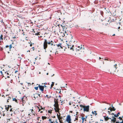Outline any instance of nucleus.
Instances as JSON below:
<instances>
[{
	"label": "nucleus",
	"mask_w": 123,
	"mask_h": 123,
	"mask_svg": "<svg viewBox=\"0 0 123 123\" xmlns=\"http://www.w3.org/2000/svg\"><path fill=\"white\" fill-rule=\"evenodd\" d=\"M13 101H15L17 103H18L17 100V99H16L15 98H13Z\"/></svg>",
	"instance_id": "nucleus-21"
},
{
	"label": "nucleus",
	"mask_w": 123,
	"mask_h": 123,
	"mask_svg": "<svg viewBox=\"0 0 123 123\" xmlns=\"http://www.w3.org/2000/svg\"><path fill=\"white\" fill-rule=\"evenodd\" d=\"M74 121L75 122H76V120L75 119H74Z\"/></svg>",
	"instance_id": "nucleus-55"
},
{
	"label": "nucleus",
	"mask_w": 123,
	"mask_h": 123,
	"mask_svg": "<svg viewBox=\"0 0 123 123\" xmlns=\"http://www.w3.org/2000/svg\"><path fill=\"white\" fill-rule=\"evenodd\" d=\"M7 78H9V76H7Z\"/></svg>",
	"instance_id": "nucleus-60"
},
{
	"label": "nucleus",
	"mask_w": 123,
	"mask_h": 123,
	"mask_svg": "<svg viewBox=\"0 0 123 123\" xmlns=\"http://www.w3.org/2000/svg\"><path fill=\"white\" fill-rule=\"evenodd\" d=\"M120 28V27H118V29H119Z\"/></svg>",
	"instance_id": "nucleus-63"
},
{
	"label": "nucleus",
	"mask_w": 123,
	"mask_h": 123,
	"mask_svg": "<svg viewBox=\"0 0 123 123\" xmlns=\"http://www.w3.org/2000/svg\"><path fill=\"white\" fill-rule=\"evenodd\" d=\"M50 123H55V122H50Z\"/></svg>",
	"instance_id": "nucleus-43"
},
{
	"label": "nucleus",
	"mask_w": 123,
	"mask_h": 123,
	"mask_svg": "<svg viewBox=\"0 0 123 123\" xmlns=\"http://www.w3.org/2000/svg\"><path fill=\"white\" fill-rule=\"evenodd\" d=\"M110 115H114V113H111V114Z\"/></svg>",
	"instance_id": "nucleus-36"
},
{
	"label": "nucleus",
	"mask_w": 123,
	"mask_h": 123,
	"mask_svg": "<svg viewBox=\"0 0 123 123\" xmlns=\"http://www.w3.org/2000/svg\"><path fill=\"white\" fill-rule=\"evenodd\" d=\"M51 119H49V122H50H50H52V121H51Z\"/></svg>",
	"instance_id": "nucleus-33"
},
{
	"label": "nucleus",
	"mask_w": 123,
	"mask_h": 123,
	"mask_svg": "<svg viewBox=\"0 0 123 123\" xmlns=\"http://www.w3.org/2000/svg\"><path fill=\"white\" fill-rule=\"evenodd\" d=\"M114 67L116 69L117 68V64H115L114 66Z\"/></svg>",
	"instance_id": "nucleus-27"
},
{
	"label": "nucleus",
	"mask_w": 123,
	"mask_h": 123,
	"mask_svg": "<svg viewBox=\"0 0 123 123\" xmlns=\"http://www.w3.org/2000/svg\"><path fill=\"white\" fill-rule=\"evenodd\" d=\"M12 114H11L10 115H9V116H10L11 117H12Z\"/></svg>",
	"instance_id": "nucleus-42"
},
{
	"label": "nucleus",
	"mask_w": 123,
	"mask_h": 123,
	"mask_svg": "<svg viewBox=\"0 0 123 123\" xmlns=\"http://www.w3.org/2000/svg\"><path fill=\"white\" fill-rule=\"evenodd\" d=\"M36 106L37 107V108L38 109L39 108V107L38 106H37V105H36Z\"/></svg>",
	"instance_id": "nucleus-46"
},
{
	"label": "nucleus",
	"mask_w": 123,
	"mask_h": 123,
	"mask_svg": "<svg viewBox=\"0 0 123 123\" xmlns=\"http://www.w3.org/2000/svg\"><path fill=\"white\" fill-rule=\"evenodd\" d=\"M119 123H123V120H122L121 122H119Z\"/></svg>",
	"instance_id": "nucleus-38"
},
{
	"label": "nucleus",
	"mask_w": 123,
	"mask_h": 123,
	"mask_svg": "<svg viewBox=\"0 0 123 123\" xmlns=\"http://www.w3.org/2000/svg\"><path fill=\"white\" fill-rule=\"evenodd\" d=\"M26 97L25 96H24L22 98L21 100L23 102V104H22V105H24V104L25 103V100L24 99H26Z\"/></svg>",
	"instance_id": "nucleus-9"
},
{
	"label": "nucleus",
	"mask_w": 123,
	"mask_h": 123,
	"mask_svg": "<svg viewBox=\"0 0 123 123\" xmlns=\"http://www.w3.org/2000/svg\"><path fill=\"white\" fill-rule=\"evenodd\" d=\"M108 112L109 113V115H110L111 114V113H110V112L109 111H108Z\"/></svg>",
	"instance_id": "nucleus-41"
},
{
	"label": "nucleus",
	"mask_w": 123,
	"mask_h": 123,
	"mask_svg": "<svg viewBox=\"0 0 123 123\" xmlns=\"http://www.w3.org/2000/svg\"><path fill=\"white\" fill-rule=\"evenodd\" d=\"M9 105H8V107H6L5 108V109H6V110L7 111H8V110L9 109Z\"/></svg>",
	"instance_id": "nucleus-20"
},
{
	"label": "nucleus",
	"mask_w": 123,
	"mask_h": 123,
	"mask_svg": "<svg viewBox=\"0 0 123 123\" xmlns=\"http://www.w3.org/2000/svg\"><path fill=\"white\" fill-rule=\"evenodd\" d=\"M0 73H1V74H2V71H0Z\"/></svg>",
	"instance_id": "nucleus-47"
},
{
	"label": "nucleus",
	"mask_w": 123,
	"mask_h": 123,
	"mask_svg": "<svg viewBox=\"0 0 123 123\" xmlns=\"http://www.w3.org/2000/svg\"><path fill=\"white\" fill-rule=\"evenodd\" d=\"M12 47V45L11 44H10L9 46V48L10 49H10Z\"/></svg>",
	"instance_id": "nucleus-29"
},
{
	"label": "nucleus",
	"mask_w": 123,
	"mask_h": 123,
	"mask_svg": "<svg viewBox=\"0 0 123 123\" xmlns=\"http://www.w3.org/2000/svg\"><path fill=\"white\" fill-rule=\"evenodd\" d=\"M9 47V46L8 45H6V48H7V47Z\"/></svg>",
	"instance_id": "nucleus-35"
},
{
	"label": "nucleus",
	"mask_w": 123,
	"mask_h": 123,
	"mask_svg": "<svg viewBox=\"0 0 123 123\" xmlns=\"http://www.w3.org/2000/svg\"><path fill=\"white\" fill-rule=\"evenodd\" d=\"M79 48V49H80V47L79 46H78V49H77V50H78V48Z\"/></svg>",
	"instance_id": "nucleus-45"
},
{
	"label": "nucleus",
	"mask_w": 123,
	"mask_h": 123,
	"mask_svg": "<svg viewBox=\"0 0 123 123\" xmlns=\"http://www.w3.org/2000/svg\"><path fill=\"white\" fill-rule=\"evenodd\" d=\"M83 111H84L88 112L89 111V105L87 106H84V107Z\"/></svg>",
	"instance_id": "nucleus-5"
},
{
	"label": "nucleus",
	"mask_w": 123,
	"mask_h": 123,
	"mask_svg": "<svg viewBox=\"0 0 123 123\" xmlns=\"http://www.w3.org/2000/svg\"><path fill=\"white\" fill-rule=\"evenodd\" d=\"M119 121H116V123H119Z\"/></svg>",
	"instance_id": "nucleus-37"
},
{
	"label": "nucleus",
	"mask_w": 123,
	"mask_h": 123,
	"mask_svg": "<svg viewBox=\"0 0 123 123\" xmlns=\"http://www.w3.org/2000/svg\"><path fill=\"white\" fill-rule=\"evenodd\" d=\"M31 112H32V111H33V109H32L31 110Z\"/></svg>",
	"instance_id": "nucleus-54"
},
{
	"label": "nucleus",
	"mask_w": 123,
	"mask_h": 123,
	"mask_svg": "<svg viewBox=\"0 0 123 123\" xmlns=\"http://www.w3.org/2000/svg\"><path fill=\"white\" fill-rule=\"evenodd\" d=\"M40 110H41L39 108V110H38V111L39 112V111H40Z\"/></svg>",
	"instance_id": "nucleus-50"
},
{
	"label": "nucleus",
	"mask_w": 123,
	"mask_h": 123,
	"mask_svg": "<svg viewBox=\"0 0 123 123\" xmlns=\"http://www.w3.org/2000/svg\"><path fill=\"white\" fill-rule=\"evenodd\" d=\"M26 83H27V84L28 86H29L31 85V84L30 83H28V82H26Z\"/></svg>",
	"instance_id": "nucleus-26"
},
{
	"label": "nucleus",
	"mask_w": 123,
	"mask_h": 123,
	"mask_svg": "<svg viewBox=\"0 0 123 123\" xmlns=\"http://www.w3.org/2000/svg\"><path fill=\"white\" fill-rule=\"evenodd\" d=\"M111 122H113V123H115L116 120V118H115L114 116H112L111 117Z\"/></svg>",
	"instance_id": "nucleus-8"
},
{
	"label": "nucleus",
	"mask_w": 123,
	"mask_h": 123,
	"mask_svg": "<svg viewBox=\"0 0 123 123\" xmlns=\"http://www.w3.org/2000/svg\"><path fill=\"white\" fill-rule=\"evenodd\" d=\"M81 119L82 120V123H83L84 121V120L85 119V118L83 117H82L81 118Z\"/></svg>",
	"instance_id": "nucleus-23"
},
{
	"label": "nucleus",
	"mask_w": 123,
	"mask_h": 123,
	"mask_svg": "<svg viewBox=\"0 0 123 123\" xmlns=\"http://www.w3.org/2000/svg\"><path fill=\"white\" fill-rule=\"evenodd\" d=\"M68 47L69 49H72L73 51H74L73 48L74 46V45L72 44H71L70 43L68 44H67Z\"/></svg>",
	"instance_id": "nucleus-6"
},
{
	"label": "nucleus",
	"mask_w": 123,
	"mask_h": 123,
	"mask_svg": "<svg viewBox=\"0 0 123 123\" xmlns=\"http://www.w3.org/2000/svg\"><path fill=\"white\" fill-rule=\"evenodd\" d=\"M48 98H50L51 97V96H49L48 97H47Z\"/></svg>",
	"instance_id": "nucleus-40"
},
{
	"label": "nucleus",
	"mask_w": 123,
	"mask_h": 123,
	"mask_svg": "<svg viewBox=\"0 0 123 123\" xmlns=\"http://www.w3.org/2000/svg\"><path fill=\"white\" fill-rule=\"evenodd\" d=\"M80 107H83V108H84V106H83L82 105H80Z\"/></svg>",
	"instance_id": "nucleus-32"
},
{
	"label": "nucleus",
	"mask_w": 123,
	"mask_h": 123,
	"mask_svg": "<svg viewBox=\"0 0 123 123\" xmlns=\"http://www.w3.org/2000/svg\"><path fill=\"white\" fill-rule=\"evenodd\" d=\"M62 44L61 43H60L58 44H57V47L59 49H62L63 47H64L62 46Z\"/></svg>",
	"instance_id": "nucleus-7"
},
{
	"label": "nucleus",
	"mask_w": 123,
	"mask_h": 123,
	"mask_svg": "<svg viewBox=\"0 0 123 123\" xmlns=\"http://www.w3.org/2000/svg\"><path fill=\"white\" fill-rule=\"evenodd\" d=\"M115 34H113L112 36H115Z\"/></svg>",
	"instance_id": "nucleus-59"
},
{
	"label": "nucleus",
	"mask_w": 123,
	"mask_h": 123,
	"mask_svg": "<svg viewBox=\"0 0 123 123\" xmlns=\"http://www.w3.org/2000/svg\"><path fill=\"white\" fill-rule=\"evenodd\" d=\"M12 117H11L10 116H9V115H7V119L10 120V119L12 118Z\"/></svg>",
	"instance_id": "nucleus-13"
},
{
	"label": "nucleus",
	"mask_w": 123,
	"mask_h": 123,
	"mask_svg": "<svg viewBox=\"0 0 123 123\" xmlns=\"http://www.w3.org/2000/svg\"><path fill=\"white\" fill-rule=\"evenodd\" d=\"M38 96H39V97H41L40 94H38Z\"/></svg>",
	"instance_id": "nucleus-39"
},
{
	"label": "nucleus",
	"mask_w": 123,
	"mask_h": 123,
	"mask_svg": "<svg viewBox=\"0 0 123 123\" xmlns=\"http://www.w3.org/2000/svg\"><path fill=\"white\" fill-rule=\"evenodd\" d=\"M26 123V122L25 121V122H23V123Z\"/></svg>",
	"instance_id": "nucleus-57"
},
{
	"label": "nucleus",
	"mask_w": 123,
	"mask_h": 123,
	"mask_svg": "<svg viewBox=\"0 0 123 123\" xmlns=\"http://www.w3.org/2000/svg\"><path fill=\"white\" fill-rule=\"evenodd\" d=\"M111 119V118H110V117H108V119Z\"/></svg>",
	"instance_id": "nucleus-51"
},
{
	"label": "nucleus",
	"mask_w": 123,
	"mask_h": 123,
	"mask_svg": "<svg viewBox=\"0 0 123 123\" xmlns=\"http://www.w3.org/2000/svg\"><path fill=\"white\" fill-rule=\"evenodd\" d=\"M3 35H1L0 37V40H3V38H2Z\"/></svg>",
	"instance_id": "nucleus-24"
},
{
	"label": "nucleus",
	"mask_w": 123,
	"mask_h": 123,
	"mask_svg": "<svg viewBox=\"0 0 123 123\" xmlns=\"http://www.w3.org/2000/svg\"><path fill=\"white\" fill-rule=\"evenodd\" d=\"M2 50H3V49H2V48H1V49H0V50H1L2 51Z\"/></svg>",
	"instance_id": "nucleus-53"
},
{
	"label": "nucleus",
	"mask_w": 123,
	"mask_h": 123,
	"mask_svg": "<svg viewBox=\"0 0 123 123\" xmlns=\"http://www.w3.org/2000/svg\"><path fill=\"white\" fill-rule=\"evenodd\" d=\"M44 41L43 44V48L44 49H45V52H46V48L47 47V40L46 39H44Z\"/></svg>",
	"instance_id": "nucleus-4"
},
{
	"label": "nucleus",
	"mask_w": 123,
	"mask_h": 123,
	"mask_svg": "<svg viewBox=\"0 0 123 123\" xmlns=\"http://www.w3.org/2000/svg\"><path fill=\"white\" fill-rule=\"evenodd\" d=\"M32 114H34L35 113V112L34 111H33L32 112H31Z\"/></svg>",
	"instance_id": "nucleus-31"
},
{
	"label": "nucleus",
	"mask_w": 123,
	"mask_h": 123,
	"mask_svg": "<svg viewBox=\"0 0 123 123\" xmlns=\"http://www.w3.org/2000/svg\"><path fill=\"white\" fill-rule=\"evenodd\" d=\"M66 120L68 122V123H71V118L70 116L69 115H68L67 117Z\"/></svg>",
	"instance_id": "nucleus-3"
},
{
	"label": "nucleus",
	"mask_w": 123,
	"mask_h": 123,
	"mask_svg": "<svg viewBox=\"0 0 123 123\" xmlns=\"http://www.w3.org/2000/svg\"><path fill=\"white\" fill-rule=\"evenodd\" d=\"M54 42L52 41V43H51L50 45H49V50L50 53L54 52L55 44H54Z\"/></svg>",
	"instance_id": "nucleus-1"
},
{
	"label": "nucleus",
	"mask_w": 123,
	"mask_h": 123,
	"mask_svg": "<svg viewBox=\"0 0 123 123\" xmlns=\"http://www.w3.org/2000/svg\"><path fill=\"white\" fill-rule=\"evenodd\" d=\"M99 59H101V57H99Z\"/></svg>",
	"instance_id": "nucleus-56"
},
{
	"label": "nucleus",
	"mask_w": 123,
	"mask_h": 123,
	"mask_svg": "<svg viewBox=\"0 0 123 123\" xmlns=\"http://www.w3.org/2000/svg\"><path fill=\"white\" fill-rule=\"evenodd\" d=\"M120 114V112H118L117 114H114V116L115 117H117L119 116V115Z\"/></svg>",
	"instance_id": "nucleus-14"
},
{
	"label": "nucleus",
	"mask_w": 123,
	"mask_h": 123,
	"mask_svg": "<svg viewBox=\"0 0 123 123\" xmlns=\"http://www.w3.org/2000/svg\"><path fill=\"white\" fill-rule=\"evenodd\" d=\"M120 73L122 74V76L123 77V69L120 70Z\"/></svg>",
	"instance_id": "nucleus-15"
},
{
	"label": "nucleus",
	"mask_w": 123,
	"mask_h": 123,
	"mask_svg": "<svg viewBox=\"0 0 123 123\" xmlns=\"http://www.w3.org/2000/svg\"><path fill=\"white\" fill-rule=\"evenodd\" d=\"M30 46H32V44H30Z\"/></svg>",
	"instance_id": "nucleus-58"
},
{
	"label": "nucleus",
	"mask_w": 123,
	"mask_h": 123,
	"mask_svg": "<svg viewBox=\"0 0 123 123\" xmlns=\"http://www.w3.org/2000/svg\"><path fill=\"white\" fill-rule=\"evenodd\" d=\"M38 86L40 90H41L42 92H43L44 88V86H40V85H39Z\"/></svg>",
	"instance_id": "nucleus-10"
},
{
	"label": "nucleus",
	"mask_w": 123,
	"mask_h": 123,
	"mask_svg": "<svg viewBox=\"0 0 123 123\" xmlns=\"http://www.w3.org/2000/svg\"><path fill=\"white\" fill-rule=\"evenodd\" d=\"M47 74V75H48V73H47V74Z\"/></svg>",
	"instance_id": "nucleus-62"
},
{
	"label": "nucleus",
	"mask_w": 123,
	"mask_h": 123,
	"mask_svg": "<svg viewBox=\"0 0 123 123\" xmlns=\"http://www.w3.org/2000/svg\"><path fill=\"white\" fill-rule=\"evenodd\" d=\"M54 82H52V84H51V87L50 88H51V87H52L53 86H54Z\"/></svg>",
	"instance_id": "nucleus-25"
},
{
	"label": "nucleus",
	"mask_w": 123,
	"mask_h": 123,
	"mask_svg": "<svg viewBox=\"0 0 123 123\" xmlns=\"http://www.w3.org/2000/svg\"><path fill=\"white\" fill-rule=\"evenodd\" d=\"M33 96L34 98V99H35L36 98L38 97V94L36 93L34 94Z\"/></svg>",
	"instance_id": "nucleus-12"
},
{
	"label": "nucleus",
	"mask_w": 123,
	"mask_h": 123,
	"mask_svg": "<svg viewBox=\"0 0 123 123\" xmlns=\"http://www.w3.org/2000/svg\"><path fill=\"white\" fill-rule=\"evenodd\" d=\"M38 86H37V87H35L34 88L36 90H37L38 89Z\"/></svg>",
	"instance_id": "nucleus-30"
},
{
	"label": "nucleus",
	"mask_w": 123,
	"mask_h": 123,
	"mask_svg": "<svg viewBox=\"0 0 123 123\" xmlns=\"http://www.w3.org/2000/svg\"><path fill=\"white\" fill-rule=\"evenodd\" d=\"M76 113H77L76 114V115H77V113H78V112H76Z\"/></svg>",
	"instance_id": "nucleus-61"
},
{
	"label": "nucleus",
	"mask_w": 123,
	"mask_h": 123,
	"mask_svg": "<svg viewBox=\"0 0 123 123\" xmlns=\"http://www.w3.org/2000/svg\"><path fill=\"white\" fill-rule=\"evenodd\" d=\"M18 72V71H16L15 72V73H16Z\"/></svg>",
	"instance_id": "nucleus-44"
},
{
	"label": "nucleus",
	"mask_w": 123,
	"mask_h": 123,
	"mask_svg": "<svg viewBox=\"0 0 123 123\" xmlns=\"http://www.w3.org/2000/svg\"><path fill=\"white\" fill-rule=\"evenodd\" d=\"M92 113L93 114H95L94 113H95V115H96L97 114V113H96V111H94V112H93V111H92Z\"/></svg>",
	"instance_id": "nucleus-19"
},
{
	"label": "nucleus",
	"mask_w": 123,
	"mask_h": 123,
	"mask_svg": "<svg viewBox=\"0 0 123 123\" xmlns=\"http://www.w3.org/2000/svg\"><path fill=\"white\" fill-rule=\"evenodd\" d=\"M119 119L120 120H122V121L123 120V119L122 118V117H119L118 118V119Z\"/></svg>",
	"instance_id": "nucleus-28"
},
{
	"label": "nucleus",
	"mask_w": 123,
	"mask_h": 123,
	"mask_svg": "<svg viewBox=\"0 0 123 123\" xmlns=\"http://www.w3.org/2000/svg\"><path fill=\"white\" fill-rule=\"evenodd\" d=\"M10 111H12V109H10Z\"/></svg>",
	"instance_id": "nucleus-49"
},
{
	"label": "nucleus",
	"mask_w": 123,
	"mask_h": 123,
	"mask_svg": "<svg viewBox=\"0 0 123 123\" xmlns=\"http://www.w3.org/2000/svg\"><path fill=\"white\" fill-rule=\"evenodd\" d=\"M95 123H98V122H96Z\"/></svg>",
	"instance_id": "nucleus-64"
},
{
	"label": "nucleus",
	"mask_w": 123,
	"mask_h": 123,
	"mask_svg": "<svg viewBox=\"0 0 123 123\" xmlns=\"http://www.w3.org/2000/svg\"><path fill=\"white\" fill-rule=\"evenodd\" d=\"M41 109H43V110L44 109H44L43 108H42L41 106Z\"/></svg>",
	"instance_id": "nucleus-34"
},
{
	"label": "nucleus",
	"mask_w": 123,
	"mask_h": 123,
	"mask_svg": "<svg viewBox=\"0 0 123 123\" xmlns=\"http://www.w3.org/2000/svg\"><path fill=\"white\" fill-rule=\"evenodd\" d=\"M77 121H76V122H74V123H77Z\"/></svg>",
	"instance_id": "nucleus-52"
},
{
	"label": "nucleus",
	"mask_w": 123,
	"mask_h": 123,
	"mask_svg": "<svg viewBox=\"0 0 123 123\" xmlns=\"http://www.w3.org/2000/svg\"><path fill=\"white\" fill-rule=\"evenodd\" d=\"M42 119L43 120L44 119H46L47 118V117H46L43 116L42 117Z\"/></svg>",
	"instance_id": "nucleus-22"
},
{
	"label": "nucleus",
	"mask_w": 123,
	"mask_h": 123,
	"mask_svg": "<svg viewBox=\"0 0 123 123\" xmlns=\"http://www.w3.org/2000/svg\"><path fill=\"white\" fill-rule=\"evenodd\" d=\"M111 106L113 108V109H112L111 108V109H110V108H108V110H110V111H115V110H116V109L114 108V107L113 106V105H112Z\"/></svg>",
	"instance_id": "nucleus-11"
},
{
	"label": "nucleus",
	"mask_w": 123,
	"mask_h": 123,
	"mask_svg": "<svg viewBox=\"0 0 123 123\" xmlns=\"http://www.w3.org/2000/svg\"><path fill=\"white\" fill-rule=\"evenodd\" d=\"M104 117L105 120L107 121L108 120V116L105 117L104 116Z\"/></svg>",
	"instance_id": "nucleus-17"
},
{
	"label": "nucleus",
	"mask_w": 123,
	"mask_h": 123,
	"mask_svg": "<svg viewBox=\"0 0 123 123\" xmlns=\"http://www.w3.org/2000/svg\"><path fill=\"white\" fill-rule=\"evenodd\" d=\"M5 116V114L4 113H3V116Z\"/></svg>",
	"instance_id": "nucleus-48"
},
{
	"label": "nucleus",
	"mask_w": 123,
	"mask_h": 123,
	"mask_svg": "<svg viewBox=\"0 0 123 123\" xmlns=\"http://www.w3.org/2000/svg\"><path fill=\"white\" fill-rule=\"evenodd\" d=\"M74 116L75 117V119L76 120H78V116H75V115H74Z\"/></svg>",
	"instance_id": "nucleus-18"
},
{
	"label": "nucleus",
	"mask_w": 123,
	"mask_h": 123,
	"mask_svg": "<svg viewBox=\"0 0 123 123\" xmlns=\"http://www.w3.org/2000/svg\"><path fill=\"white\" fill-rule=\"evenodd\" d=\"M52 41H47V43L49 45H50V44H51V43H52Z\"/></svg>",
	"instance_id": "nucleus-16"
},
{
	"label": "nucleus",
	"mask_w": 123,
	"mask_h": 123,
	"mask_svg": "<svg viewBox=\"0 0 123 123\" xmlns=\"http://www.w3.org/2000/svg\"><path fill=\"white\" fill-rule=\"evenodd\" d=\"M54 102L55 104L54 105L55 108H54V109L55 111V112H57L58 110V102L57 101H56L55 100H54Z\"/></svg>",
	"instance_id": "nucleus-2"
}]
</instances>
